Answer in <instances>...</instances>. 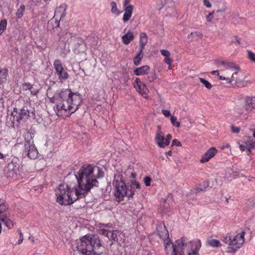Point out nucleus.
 Returning a JSON list of instances; mask_svg holds the SVG:
<instances>
[{
  "label": "nucleus",
  "instance_id": "obj_1",
  "mask_svg": "<svg viewBox=\"0 0 255 255\" xmlns=\"http://www.w3.org/2000/svg\"><path fill=\"white\" fill-rule=\"evenodd\" d=\"M93 176H75L77 186L60 184L55 190L57 202L62 205L73 204L79 198L85 197L91 189L97 187L98 181Z\"/></svg>",
  "mask_w": 255,
  "mask_h": 255
},
{
  "label": "nucleus",
  "instance_id": "obj_2",
  "mask_svg": "<svg viewBox=\"0 0 255 255\" xmlns=\"http://www.w3.org/2000/svg\"><path fill=\"white\" fill-rule=\"evenodd\" d=\"M56 107H54L55 112L59 116L62 115L63 112L69 115L74 113L82 103V98L79 94L74 93L70 90L65 89L61 91L54 96Z\"/></svg>",
  "mask_w": 255,
  "mask_h": 255
},
{
  "label": "nucleus",
  "instance_id": "obj_3",
  "mask_svg": "<svg viewBox=\"0 0 255 255\" xmlns=\"http://www.w3.org/2000/svg\"><path fill=\"white\" fill-rule=\"evenodd\" d=\"M102 246L100 238L96 235H86L77 242V250L75 255L77 254L82 255H104L97 253V250Z\"/></svg>",
  "mask_w": 255,
  "mask_h": 255
},
{
  "label": "nucleus",
  "instance_id": "obj_4",
  "mask_svg": "<svg viewBox=\"0 0 255 255\" xmlns=\"http://www.w3.org/2000/svg\"><path fill=\"white\" fill-rule=\"evenodd\" d=\"M157 233L159 237L165 241V250L166 255H184L183 247L186 244L185 238L177 240L175 244H172L169 240V234L165 225L160 226L157 229Z\"/></svg>",
  "mask_w": 255,
  "mask_h": 255
},
{
  "label": "nucleus",
  "instance_id": "obj_5",
  "mask_svg": "<svg viewBox=\"0 0 255 255\" xmlns=\"http://www.w3.org/2000/svg\"><path fill=\"white\" fill-rule=\"evenodd\" d=\"M113 184L116 188V200L119 202L123 201L125 197L132 198L136 189H140V184L135 181H131L126 184L121 178L120 180L115 179Z\"/></svg>",
  "mask_w": 255,
  "mask_h": 255
},
{
  "label": "nucleus",
  "instance_id": "obj_6",
  "mask_svg": "<svg viewBox=\"0 0 255 255\" xmlns=\"http://www.w3.org/2000/svg\"><path fill=\"white\" fill-rule=\"evenodd\" d=\"M219 66H222L223 69L222 71H225V73L231 72L232 76L231 78L229 77L228 79V84L231 85L233 82L237 83L239 78H238L239 71L240 67L233 62H226L225 61H220L218 63Z\"/></svg>",
  "mask_w": 255,
  "mask_h": 255
},
{
  "label": "nucleus",
  "instance_id": "obj_7",
  "mask_svg": "<svg viewBox=\"0 0 255 255\" xmlns=\"http://www.w3.org/2000/svg\"><path fill=\"white\" fill-rule=\"evenodd\" d=\"M24 151L30 159H35L38 156V151L34 144L31 133L28 131L25 134V140L24 143Z\"/></svg>",
  "mask_w": 255,
  "mask_h": 255
},
{
  "label": "nucleus",
  "instance_id": "obj_8",
  "mask_svg": "<svg viewBox=\"0 0 255 255\" xmlns=\"http://www.w3.org/2000/svg\"><path fill=\"white\" fill-rule=\"evenodd\" d=\"M97 171L96 175H103V169L99 166L90 164H85L81 166L78 171V175H91L94 171Z\"/></svg>",
  "mask_w": 255,
  "mask_h": 255
},
{
  "label": "nucleus",
  "instance_id": "obj_9",
  "mask_svg": "<svg viewBox=\"0 0 255 255\" xmlns=\"http://www.w3.org/2000/svg\"><path fill=\"white\" fill-rule=\"evenodd\" d=\"M245 232L243 231L234 237L232 240L230 241L229 243L230 246L228 251L229 253H234L242 247L245 241Z\"/></svg>",
  "mask_w": 255,
  "mask_h": 255
},
{
  "label": "nucleus",
  "instance_id": "obj_10",
  "mask_svg": "<svg viewBox=\"0 0 255 255\" xmlns=\"http://www.w3.org/2000/svg\"><path fill=\"white\" fill-rule=\"evenodd\" d=\"M53 65L58 79L61 81L67 80L69 77V75L67 72L64 69L60 60L58 59L55 60Z\"/></svg>",
  "mask_w": 255,
  "mask_h": 255
},
{
  "label": "nucleus",
  "instance_id": "obj_11",
  "mask_svg": "<svg viewBox=\"0 0 255 255\" xmlns=\"http://www.w3.org/2000/svg\"><path fill=\"white\" fill-rule=\"evenodd\" d=\"M29 117H31L33 119L35 118V113L33 111L29 112L27 109L24 108L21 109L19 113L13 116L14 120L20 123L22 121H24L27 119Z\"/></svg>",
  "mask_w": 255,
  "mask_h": 255
},
{
  "label": "nucleus",
  "instance_id": "obj_12",
  "mask_svg": "<svg viewBox=\"0 0 255 255\" xmlns=\"http://www.w3.org/2000/svg\"><path fill=\"white\" fill-rule=\"evenodd\" d=\"M134 88L143 97L146 98L149 93V91L146 85L139 79L136 78L133 83Z\"/></svg>",
  "mask_w": 255,
  "mask_h": 255
},
{
  "label": "nucleus",
  "instance_id": "obj_13",
  "mask_svg": "<svg viewBox=\"0 0 255 255\" xmlns=\"http://www.w3.org/2000/svg\"><path fill=\"white\" fill-rule=\"evenodd\" d=\"M244 104L246 107L247 110L249 113L255 114V99L254 97H246L245 100Z\"/></svg>",
  "mask_w": 255,
  "mask_h": 255
},
{
  "label": "nucleus",
  "instance_id": "obj_14",
  "mask_svg": "<svg viewBox=\"0 0 255 255\" xmlns=\"http://www.w3.org/2000/svg\"><path fill=\"white\" fill-rule=\"evenodd\" d=\"M217 152V150L215 147L209 148L202 156L200 159L201 163L208 162L211 158L213 157Z\"/></svg>",
  "mask_w": 255,
  "mask_h": 255
},
{
  "label": "nucleus",
  "instance_id": "obj_15",
  "mask_svg": "<svg viewBox=\"0 0 255 255\" xmlns=\"http://www.w3.org/2000/svg\"><path fill=\"white\" fill-rule=\"evenodd\" d=\"M66 8L67 6L65 4H62L59 6L56 7L55 10V15L54 17H59L60 20L64 18L66 14Z\"/></svg>",
  "mask_w": 255,
  "mask_h": 255
},
{
  "label": "nucleus",
  "instance_id": "obj_16",
  "mask_svg": "<svg viewBox=\"0 0 255 255\" xmlns=\"http://www.w3.org/2000/svg\"><path fill=\"white\" fill-rule=\"evenodd\" d=\"M164 134L163 132H160L159 134H156L155 140L157 145L161 148H164L166 146L165 141Z\"/></svg>",
  "mask_w": 255,
  "mask_h": 255
},
{
  "label": "nucleus",
  "instance_id": "obj_17",
  "mask_svg": "<svg viewBox=\"0 0 255 255\" xmlns=\"http://www.w3.org/2000/svg\"><path fill=\"white\" fill-rule=\"evenodd\" d=\"M149 70V67L148 65H144L134 69L133 73L136 76L143 75L147 74Z\"/></svg>",
  "mask_w": 255,
  "mask_h": 255
},
{
  "label": "nucleus",
  "instance_id": "obj_18",
  "mask_svg": "<svg viewBox=\"0 0 255 255\" xmlns=\"http://www.w3.org/2000/svg\"><path fill=\"white\" fill-rule=\"evenodd\" d=\"M133 32L128 30L126 34L122 36V39L125 44L128 45L133 39Z\"/></svg>",
  "mask_w": 255,
  "mask_h": 255
},
{
  "label": "nucleus",
  "instance_id": "obj_19",
  "mask_svg": "<svg viewBox=\"0 0 255 255\" xmlns=\"http://www.w3.org/2000/svg\"><path fill=\"white\" fill-rule=\"evenodd\" d=\"M139 49L141 50H143L144 46L146 45L147 43V36L146 34L144 32H141L139 35Z\"/></svg>",
  "mask_w": 255,
  "mask_h": 255
},
{
  "label": "nucleus",
  "instance_id": "obj_20",
  "mask_svg": "<svg viewBox=\"0 0 255 255\" xmlns=\"http://www.w3.org/2000/svg\"><path fill=\"white\" fill-rule=\"evenodd\" d=\"M122 234V233L118 230H114L112 232L110 231L109 237L108 238L114 242H119Z\"/></svg>",
  "mask_w": 255,
  "mask_h": 255
},
{
  "label": "nucleus",
  "instance_id": "obj_21",
  "mask_svg": "<svg viewBox=\"0 0 255 255\" xmlns=\"http://www.w3.org/2000/svg\"><path fill=\"white\" fill-rule=\"evenodd\" d=\"M236 113L239 117L246 118H247V116L249 115V113L244 104L236 109Z\"/></svg>",
  "mask_w": 255,
  "mask_h": 255
},
{
  "label": "nucleus",
  "instance_id": "obj_22",
  "mask_svg": "<svg viewBox=\"0 0 255 255\" xmlns=\"http://www.w3.org/2000/svg\"><path fill=\"white\" fill-rule=\"evenodd\" d=\"M195 246V249L191 252H189L188 253V255H198V250L201 246V242L199 240L191 242Z\"/></svg>",
  "mask_w": 255,
  "mask_h": 255
},
{
  "label": "nucleus",
  "instance_id": "obj_23",
  "mask_svg": "<svg viewBox=\"0 0 255 255\" xmlns=\"http://www.w3.org/2000/svg\"><path fill=\"white\" fill-rule=\"evenodd\" d=\"M0 221L4 223V224L9 229L13 227V224L12 221L6 216H0Z\"/></svg>",
  "mask_w": 255,
  "mask_h": 255
},
{
  "label": "nucleus",
  "instance_id": "obj_24",
  "mask_svg": "<svg viewBox=\"0 0 255 255\" xmlns=\"http://www.w3.org/2000/svg\"><path fill=\"white\" fill-rule=\"evenodd\" d=\"M143 57V50L139 49V52L136 54L133 59V63L134 65L138 66L139 65L142 58Z\"/></svg>",
  "mask_w": 255,
  "mask_h": 255
},
{
  "label": "nucleus",
  "instance_id": "obj_25",
  "mask_svg": "<svg viewBox=\"0 0 255 255\" xmlns=\"http://www.w3.org/2000/svg\"><path fill=\"white\" fill-rule=\"evenodd\" d=\"M216 185L214 183H211L210 185L209 182L208 181H204L203 183V188H199L197 187L196 189H195V191H193V193H197L200 191H203L205 190L208 187L211 186L212 187V186H214Z\"/></svg>",
  "mask_w": 255,
  "mask_h": 255
},
{
  "label": "nucleus",
  "instance_id": "obj_26",
  "mask_svg": "<svg viewBox=\"0 0 255 255\" xmlns=\"http://www.w3.org/2000/svg\"><path fill=\"white\" fill-rule=\"evenodd\" d=\"M246 148L249 151L251 152L253 148H255V140L249 139L245 142Z\"/></svg>",
  "mask_w": 255,
  "mask_h": 255
},
{
  "label": "nucleus",
  "instance_id": "obj_27",
  "mask_svg": "<svg viewBox=\"0 0 255 255\" xmlns=\"http://www.w3.org/2000/svg\"><path fill=\"white\" fill-rule=\"evenodd\" d=\"M7 71L6 69L0 70V84L4 83L6 80Z\"/></svg>",
  "mask_w": 255,
  "mask_h": 255
},
{
  "label": "nucleus",
  "instance_id": "obj_28",
  "mask_svg": "<svg viewBox=\"0 0 255 255\" xmlns=\"http://www.w3.org/2000/svg\"><path fill=\"white\" fill-rule=\"evenodd\" d=\"M207 244L210 247L214 248L218 247L221 246V243L220 241L216 239H211L208 240L207 242Z\"/></svg>",
  "mask_w": 255,
  "mask_h": 255
},
{
  "label": "nucleus",
  "instance_id": "obj_29",
  "mask_svg": "<svg viewBox=\"0 0 255 255\" xmlns=\"http://www.w3.org/2000/svg\"><path fill=\"white\" fill-rule=\"evenodd\" d=\"M111 11L113 13H115L117 14H119L121 13V12L118 10L117 4L115 2H114V1L111 2Z\"/></svg>",
  "mask_w": 255,
  "mask_h": 255
},
{
  "label": "nucleus",
  "instance_id": "obj_30",
  "mask_svg": "<svg viewBox=\"0 0 255 255\" xmlns=\"http://www.w3.org/2000/svg\"><path fill=\"white\" fill-rule=\"evenodd\" d=\"M25 10V6L24 5H21L20 7L17 10L16 15L18 18H20L22 17L23 12Z\"/></svg>",
  "mask_w": 255,
  "mask_h": 255
},
{
  "label": "nucleus",
  "instance_id": "obj_31",
  "mask_svg": "<svg viewBox=\"0 0 255 255\" xmlns=\"http://www.w3.org/2000/svg\"><path fill=\"white\" fill-rule=\"evenodd\" d=\"M191 36H193V38H191V40H193V38L197 37L198 38L201 39L203 37V34L198 31H195L193 32H191L189 35L188 36V38H190Z\"/></svg>",
  "mask_w": 255,
  "mask_h": 255
},
{
  "label": "nucleus",
  "instance_id": "obj_32",
  "mask_svg": "<svg viewBox=\"0 0 255 255\" xmlns=\"http://www.w3.org/2000/svg\"><path fill=\"white\" fill-rule=\"evenodd\" d=\"M7 22L5 19L0 21V35H1L6 27Z\"/></svg>",
  "mask_w": 255,
  "mask_h": 255
},
{
  "label": "nucleus",
  "instance_id": "obj_33",
  "mask_svg": "<svg viewBox=\"0 0 255 255\" xmlns=\"http://www.w3.org/2000/svg\"><path fill=\"white\" fill-rule=\"evenodd\" d=\"M125 13L132 15V11H133V6L131 4H129L127 6L124 7Z\"/></svg>",
  "mask_w": 255,
  "mask_h": 255
},
{
  "label": "nucleus",
  "instance_id": "obj_34",
  "mask_svg": "<svg viewBox=\"0 0 255 255\" xmlns=\"http://www.w3.org/2000/svg\"><path fill=\"white\" fill-rule=\"evenodd\" d=\"M170 121L172 125L177 128H179L180 126L179 122L177 121V118L173 116H171Z\"/></svg>",
  "mask_w": 255,
  "mask_h": 255
},
{
  "label": "nucleus",
  "instance_id": "obj_35",
  "mask_svg": "<svg viewBox=\"0 0 255 255\" xmlns=\"http://www.w3.org/2000/svg\"><path fill=\"white\" fill-rule=\"evenodd\" d=\"M199 81H200L201 83H202L205 85V87L207 89H211V88L212 87V85L208 81L205 80L204 79L202 78H200Z\"/></svg>",
  "mask_w": 255,
  "mask_h": 255
},
{
  "label": "nucleus",
  "instance_id": "obj_36",
  "mask_svg": "<svg viewBox=\"0 0 255 255\" xmlns=\"http://www.w3.org/2000/svg\"><path fill=\"white\" fill-rule=\"evenodd\" d=\"M248 58L255 63V53L251 50H248Z\"/></svg>",
  "mask_w": 255,
  "mask_h": 255
},
{
  "label": "nucleus",
  "instance_id": "obj_37",
  "mask_svg": "<svg viewBox=\"0 0 255 255\" xmlns=\"http://www.w3.org/2000/svg\"><path fill=\"white\" fill-rule=\"evenodd\" d=\"M8 209V206L5 203L0 204V214L6 211Z\"/></svg>",
  "mask_w": 255,
  "mask_h": 255
},
{
  "label": "nucleus",
  "instance_id": "obj_38",
  "mask_svg": "<svg viewBox=\"0 0 255 255\" xmlns=\"http://www.w3.org/2000/svg\"><path fill=\"white\" fill-rule=\"evenodd\" d=\"M247 205L250 207H255V198L253 197L249 199L247 202Z\"/></svg>",
  "mask_w": 255,
  "mask_h": 255
},
{
  "label": "nucleus",
  "instance_id": "obj_39",
  "mask_svg": "<svg viewBox=\"0 0 255 255\" xmlns=\"http://www.w3.org/2000/svg\"><path fill=\"white\" fill-rule=\"evenodd\" d=\"M231 128L232 132L234 133H239L241 130L240 128L237 127L234 125L231 126Z\"/></svg>",
  "mask_w": 255,
  "mask_h": 255
},
{
  "label": "nucleus",
  "instance_id": "obj_40",
  "mask_svg": "<svg viewBox=\"0 0 255 255\" xmlns=\"http://www.w3.org/2000/svg\"><path fill=\"white\" fill-rule=\"evenodd\" d=\"M110 231H108V230H107L106 229H101L99 231V234L101 235L105 236L107 237L108 238H109V235H110Z\"/></svg>",
  "mask_w": 255,
  "mask_h": 255
},
{
  "label": "nucleus",
  "instance_id": "obj_41",
  "mask_svg": "<svg viewBox=\"0 0 255 255\" xmlns=\"http://www.w3.org/2000/svg\"><path fill=\"white\" fill-rule=\"evenodd\" d=\"M151 179L149 176H145L143 179V181L146 186H149L150 185Z\"/></svg>",
  "mask_w": 255,
  "mask_h": 255
},
{
  "label": "nucleus",
  "instance_id": "obj_42",
  "mask_svg": "<svg viewBox=\"0 0 255 255\" xmlns=\"http://www.w3.org/2000/svg\"><path fill=\"white\" fill-rule=\"evenodd\" d=\"M161 54L165 56V57H168L170 56V53L169 51L165 50V49H162L160 50Z\"/></svg>",
  "mask_w": 255,
  "mask_h": 255
},
{
  "label": "nucleus",
  "instance_id": "obj_43",
  "mask_svg": "<svg viewBox=\"0 0 255 255\" xmlns=\"http://www.w3.org/2000/svg\"><path fill=\"white\" fill-rule=\"evenodd\" d=\"M176 145L177 146H181L182 144L180 141L177 139H174L172 141V146Z\"/></svg>",
  "mask_w": 255,
  "mask_h": 255
},
{
  "label": "nucleus",
  "instance_id": "obj_44",
  "mask_svg": "<svg viewBox=\"0 0 255 255\" xmlns=\"http://www.w3.org/2000/svg\"><path fill=\"white\" fill-rule=\"evenodd\" d=\"M214 12V11L210 12L208 15L206 16V19L207 21L209 22H211L212 20V19L213 18V13Z\"/></svg>",
  "mask_w": 255,
  "mask_h": 255
},
{
  "label": "nucleus",
  "instance_id": "obj_45",
  "mask_svg": "<svg viewBox=\"0 0 255 255\" xmlns=\"http://www.w3.org/2000/svg\"><path fill=\"white\" fill-rule=\"evenodd\" d=\"M172 135L170 134H168L166 135V138H165V144H166V146H168L169 144Z\"/></svg>",
  "mask_w": 255,
  "mask_h": 255
},
{
  "label": "nucleus",
  "instance_id": "obj_46",
  "mask_svg": "<svg viewBox=\"0 0 255 255\" xmlns=\"http://www.w3.org/2000/svg\"><path fill=\"white\" fill-rule=\"evenodd\" d=\"M131 17V15H129L124 13L123 20L124 22H126L128 21Z\"/></svg>",
  "mask_w": 255,
  "mask_h": 255
},
{
  "label": "nucleus",
  "instance_id": "obj_47",
  "mask_svg": "<svg viewBox=\"0 0 255 255\" xmlns=\"http://www.w3.org/2000/svg\"><path fill=\"white\" fill-rule=\"evenodd\" d=\"M161 113L165 117H171L170 112L167 110H162Z\"/></svg>",
  "mask_w": 255,
  "mask_h": 255
},
{
  "label": "nucleus",
  "instance_id": "obj_48",
  "mask_svg": "<svg viewBox=\"0 0 255 255\" xmlns=\"http://www.w3.org/2000/svg\"><path fill=\"white\" fill-rule=\"evenodd\" d=\"M18 233L19 234V239L18 241V244L19 245L22 243V242L23 240V234L20 230H18Z\"/></svg>",
  "mask_w": 255,
  "mask_h": 255
},
{
  "label": "nucleus",
  "instance_id": "obj_49",
  "mask_svg": "<svg viewBox=\"0 0 255 255\" xmlns=\"http://www.w3.org/2000/svg\"><path fill=\"white\" fill-rule=\"evenodd\" d=\"M156 79V76L155 75H153L152 76H148L147 78V81L149 82H152Z\"/></svg>",
  "mask_w": 255,
  "mask_h": 255
},
{
  "label": "nucleus",
  "instance_id": "obj_50",
  "mask_svg": "<svg viewBox=\"0 0 255 255\" xmlns=\"http://www.w3.org/2000/svg\"><path fill=\"white\" fill-rule=\"evenodd\" d=\"M203 3L204 5L208 8H210L212 6L211 3L209 0H203Z\"/></svg>",
  "mask_w": 255,
  "mask_h": 255
},
{
  "label": "nucleus",
  "instance_id": "obj_51",
  "mask_svg": "<svg viewBox=\"0 0 255 255\" xmlns=\"http://www.w3.org/2000/svg\"><path fill=\"white\" fill-rule=\"evenodd\" d=\"M13 173H12L13 175V174H15V175L19 174V171L18 169V167H17L16 166H15L14 168H13Z\"/></svg>",
  "mask_w": 255,
  "mask_h": 255
},
{
  "label": "nucleus",
  "instance_id": "obj_52",
  "mask_svg": "<svg viewBox=\"0 0 255 255\" xmlns=\"http://www.w3.org/2000/svg\"><path fill=\"white\" fill-rule=\"evenodd\" d=\"M24 87H25V89H28L29 90L32 89V86L30 83H25L23 85Z\"/></svg>",
  "mask_w": 255,
  "mask_h": 255
},
{
  "label": "nucleus",
  "instance_id": "obj_53",
  "mask_svg": "<svg viewBox=\"0 0 255 255\" xmlns=\"http://www.w3.org/2000/svg\"><path fill=\"white\" fill-rule=\"evenodd\" d=\"M230 240H232V239L230 237L227 236L224 237L223 239V241L228 245Z\"/></svg>",
  "mask_w": 255,
  "mask_h": 255
},
{
  "label": "nucleus",
  "instance_id": "obj_54",
  "mask_svg": "<svg viewBox=\"0 0 255 255\" xmlns=\"http://www.w3.org/2000/svg\"><path fill=\"white\" fill-rule=\"evenodd\" d=\"M164 61L167 64H171L172 63V59L169 58V57H165L164 58Z\"/></svg>",
  "mask_w": 255,
  "mask_h": 255
},
{
  "label": "nucleus",
  "instance_id": "obj_55",
  "mask_svg": "<svg viewBox=\"0 0 255 255\" xmlns=\"http://www.w3.org/2000/svg\"><path fill=\"white\" fill-rule=\"evenodd\" d=\"M31 94L33 95H36L38 92L37 89H34L32 87V89L30 90Z\"/></svg>",
  "mask_w": 255,
  "mask_h": 255
},
{
  "label": "nucleus",
  "instance_id": "obj_56",
  "mask_svg": "<svg viewBox=\"0 0 255 255\" xmlns=\"http://www.w3.org/2000/svg\"><path fill=\"white\" fill-rule=\"evenodd\" d=\"M219 79L221 80H226L227 81V83L228 84V79H229V77L227 76H219Z\"/></svg>",
  "mask_w": 255,
  "mask_h": 255
},
{
  "label": "nucleus",
  "instance_id": "obj_57",
  "mask_svg": "<svg viewBox=\"0 0 255 255\" xmlns=\"http://www.w3.org/2000/svg\"><path fill=\"white\" fill-rule=\"evenodd\" d=\"M240 149L241 151H244L246 149V144H245V145L241 144L240 145Z\"/></svg>",
  "mask_w": 255,
  "mask_h": 255
},
{
  "label": "nucleus",
  "instance_id": "obj_58",
  "mask_svg": "<svg viewBox=\"0 0 255 255\" xmlns=\"http://www.w3.org/2000/svg\"><path fill=\"white\" fill-rule=\"evenodd\" d=\"M157 128L158 129L157 130V132L156 133V134H159L160 132H163L162 131H161V126H158L157 127Z\"/></svg>",
  "mask_w": 255,
  "mask_h": 255
},
{
  "label": "nucleus",
  "instance_id": "obj_59",
  "mask_svg": "<svg viewBox=\"0 0 255 255\" xmlns=\"http://www.w3.org/2000/svg\"><path fill=\"white\" fill-rule=\"evenodd\" d=\"M211 73L213 74V75H216L217 76H219V72L218 70H214V71H212Z\"/></svg>",
  "mask_w": 255,
  "mask_h": 255
},
{
  "label": "nucleus",
  "instance_id": "obj_60",
  "mask_svg": "<svg viewBox=\"0 0 255 255\" xmlns=\"http://www.w3.org/2000/svg\"><path fill=\"white\" fill-rule=\"evenodd\" d=\"M129 0H125L124 3V6L125 7L128 5V3H129Z\"/></svg>",
  "mask_w": 255,
  "mask_h": 255
},
{
  "label": "nucleus",
  "instance_id": "obj_61",
  "mask_svg": "<svg viewBox=\"0 0 255 255\" xmlns=\"http://www.w3.org/2000/svg\"><path fill=\"white\" fill-rule=\"evenodd\" d=\"M224 72V74L229 77V76L231 75L232 76V72H228L227 73H225V71Z\"/></svg>",
  "mask_w": 255,
  "mask_h": 255
},
{
  "label": "nucleus",
  "instance_id": "obj_62",
  "mask_svg": "<svg viewBox=\"0 0 255 255\" xmlns=\"http://www.w3.org/2000/svg\"><path fill=\"white\" fill-rule=\"evenodd\" d=\"M166 154L169 156H171L172 155V151L171 150L168 151L167 152H166Z\"/></svg>",
  "mask_w": 255,
  "mask_h": 255
},
{
  "label": "nucleus",
  "instance_id": "obj_63",
  "mask_svg": "<svg viewBox=\"0 0 255 255\" xmlns=\"http://www.w3.org/2000/svg\"><path fill=\"white\" fill-rule=\"evenodd\" d=\"M4 158V155L0 152V159H3Z\"/></svg>",
  "mask_w": 255,
  "mask_h": 255
},
{
  "label": "nucleus",
  "instance_id": "obj_64",
  "mask_svg": "<svg viewBox=\"0 0 255 255\" xmlns=\"http://www.w3.org/2000/svg\"><path fill=\"white\" fill-rule=\"evenodd\" d=\"M168 69L169 70H172V67L171 66V64H168Z\"/></svg>",
  "mask_w": 255,
  "mask_h": 255
}]
</instances>
